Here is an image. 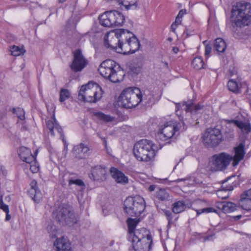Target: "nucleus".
Listing matches in <instances>:
<instances>
[{
    "mask_svg": "<svg viewBox=\"0 0 251 251\" xmlns=\"http://www.w3.org/2000/svg\"><path fill=\"white\" fill-rule=\"evenodd\" d=\"M111 176L116 182L118 183L125 184L128 183L127 177L122 172L116 168L112 167L110 170Z\"/></svg>",
    "mask_w": 251,
    "mask_h": 251,
    "instance_id": "23",
    "label": "nucleus"
},
{
    "mask_svg": "<svg viewBox=\"0 0 251 251\" xmlns=\"http://www.w3.org/2000/svg\"><path fill=\"white\" fill-rule=\"evenodd\" d=\"M251 22V4L247 2H238L233 6L231 22L233 27L248 25Z\"/></svg>",
    "mask_w": 251,
    "mask_h": 251,
    "instance_id": "1",
    "label": "nucleus"
},
{
    "mask_svg": "<svg viewBox=\"0 0 251 251\" xmlns=\"http://www.w3.org/2000/svg\"><path fill=\"white\" fill-rule=\"evenodd\" d=\"M35 161L36 160L32 163L28 164L29 165L30 170L33 173H36L39 171V166L36 164Z\"/></svg>",
    "mask_w": 251,
    "mask_h": 251,
    "instance_id": "47",
    "label": "nucleus"
},
{
    "mask_svg": "<svg viewBox=\"0 0 251 251\" xmlns=\"http://www.w3.org/2000/svg\"><path fill=\"white\" fill-rule=\"evenodd\" d=\"M203 106L200 104L195 105L193 101H188L187 102H183L182 103H176V112L177 115H179V111L180 109L184 110L187 117L191 116V119H188L185 118V121L186 124H188L191 125H196L198 122L197 116L196 114L198 113L199 111L201 109Z\"/></svg>",
    "mask_w": 251,
    "mask_h": 251,
    "instance_id": "10",
    "label": "nucleus"
},
{
    "mask_svg": "<svg viewBox=\"0 0 251 251\" xmlns=\"http://www.w3.org/2000/svg\"><path fill=\"white\" fill-rule=\"evenodd\" d=\"M95 115L99 120L106 122H112L114 119V117L108 115H105L101 112L96 113Z\"/></svg>",
    "mask_w": 251,
    "mask_h": 251,
    "instance_id": "36",
    "label": "nucleus"
},
{
    "mask_svg": "<svg viewBox=\"0 0 251 251\" xmlns=\"http://www.w3.org/2000/svg\"><path fill=\"white\" fill-rule=\"evenodd\" d=\"M155 189V186L154 185H151L149 187V190L151 192L153 191Z\"/></svg>",
    "mask_w": 251,
    "mask_h": 251,
    "instance_id": "54",
    "label": "nucleus"
},
{
    "mask_svg": "<svg viewBox=\"0 0 251 251\" xmlns=\"http://www.w3.org/2000/svg\"><path fill=\"white\" fill-rule=\"evenodd\" d=\"M155 197L158 200L163 201H169L171 198L169 193L162 188L159 189L156 192Z\"/></svg>",
    "mask_w": 251,
    "mask_h": 251,
    "instance_id": "27",
    "label": "nucleus"
},
{
    "mask_svg": "<svg viewBox=\"0 0 251 251\" xmlns=\"http://www.w3.org/2000/svg\"><path fill=\"white\" fill-rule=\"evenodd\" d=\"M222 140L221 132L218 128H208L203 136L204 144L209 147L217 146Z\"/></svg>",
    "mask_w": 251,
    "mask_h": 251,
    "instance_id": "14",
    "label": "nucleus"
},
{
    "mask_svg": "<svg viewBox=\"0 0 251 251\" xmlns=\"http://www.w3.org/2000/svg\"><path fill=\"white\" fill-rule=\"evenodd\" d=\"M89 148L83 143L74 146L73 150V154L75 157L82 159L88 155Z\"/></svg>",
    "mask_w": 251,
    "mask_h": 251,
    "instance_id": "18",
    "label": "nucleus"
},
{
    "mask_svg": "<svg viewBox=\"0 0 251 251\" xmlns=\"http://www.w3.org/2000/svg\"><path fill=\"white\" fill-rule=\"evenodd\" d=\"M6 217H5V220L6 221H8V220H9L10 219L11 216L9 214V212L6 213Z\"/></svg>",
    "mask_w": 251,
    "mask_h": 251,
    "instance_id": "55",
    "label": "nucleus"
},
{
    "mask_svg": "<svg viewBox=\"0 0 251 251\" xmlns=\"http://www.w3.org/2000/svg\"><path fill=\"white\" fill-rule=\"evenodd\" d=\"M226 181L225 180L224 182H223V184L222 186V188L223 189V190L224 191H231L233 189V186L231 185H227L226 184H225V182H226Z\"/></svg>",
    "mask_w": 251,
    "mask_h": 251,
    "instance_id": "49",
    "label": "nucleus"
},
{
    "mask_svg": "<svg viewBox=\"0 0 251 251\" xmlns=\"http://www.w3.org/2000/svg\"><path fill=\"white\" fill-rule=\"evenodd\" d=\"M71 96L69 91L66 89H62L60 92L59 101L61 102H64L68 99Z\"/></svg>",
    "mask_w": 251,
    "mask_h": 251,
    "instance_id": "40",
    "label": "nucleus"
},
{
    "mask_svg": "<svg viewBox=\"0 0 251 251\" xmlns=\"http://www.w3.org/2000/svg\"><path fill=\"white\" fill-rule=\"evenodd\" d=\"M185 180V179H183V178L177 179H176V180L173 181V182H176V183H178V182H179L182 181H184Z\"/></svg>",
    "mask_w": 251,
    "mask_h": 251,
    "instance_id": "57",
    "label": "nucleus"
},
{
    "mask_svg": "<svg viewBox=\"0 0 251 251\" xmlns=\"http://www.w3.org/2000/svg\"><path fill=\"white\" fill-rule=\"evenodd\" d=\"M145 209L144 199L140 196L127 197L124 202L125 212L130 216H139Z\"/></svg>",
    "mask_w": 251,
    "mask_h": 251,
    "instance_id": "8",
    "label": "nucleus"
},
{
    "mask_svg": "<svg viewBox=\"0 0 251 251\" xmlns=\"http://www.w3.org/2000/svg\"><path fill=\"white\" fill-rule=\"evenodd\" d=\"M99 19L101 25L105 27L113 26L114 14L113 11H107L99 16Z\"/></svg>",
    "mask_w": 251,
    "mask_h": 251,
    "instance_id": "19",
    "label": "nucleus"
},
{
    "mask_svg": "<svg viewBox=\"0 0 251 251\" xmlns=\"http://www.w3.org/2000/svg\"><path fill=\"white\" fill-rule=\"evenodd\" d=\"M54 246L56 251H70L71 249L70 243L64 238H57Z\"/></svg>",
    "mask_w": 251,
    "mask_h": 251,
    "instance_id": "24",
    "label": "nucleus"
},
{
    "mask_svg": "<svg viewBox=\"0 0 251 251\" xmlns=\"http://www.w3.org/2000/svg\"><path fill=\"white\" fill-rule=\"evenodd\" d=\"M179 50L177 48V47H174L173 49V51H174V52H175V53H177V52Z\"/></svg>",
    "mask_w": 251,
    "mask_h": 251,
    "instance_id": "56",
    "label": "nucleus"
},
{
    "mask_svg": "<svg viewBox=\"0 0 251 251\" xmlns=\"http://www.w3.org/2000/svg\"><path fill=\"white\" fill-rule=\"evenodd\" d=\"M142 101H144L146 104L154 102V98L149 91L145 92L143 95H142Z\"/></svg>",
    "mask_w": 251,
    "mask_h": 251,
    "instance_id": "35",
    "label": "nucleus"
},
{
    "mask_svg": "<svg viewBox=\"0 0 251 251\" xmlns=\"http://www.w3.org/2000/svg\"><path fill=\"white\" fill-rule=\"evenodd\" d=\"M0 208L5 213L9 212L8 206L2 201V194L0 191Z\"/></svg>",
    "mask_w": 251,
    "mask_h": 251,
    "instance_id": "45",
    "label": "nucleus"
},
{
    "mask_svg": "<svg viewBox=\"0 0 251 251\" xmlns=\"http://www.w3.org/2000/svg\"><path fill=\"white\" fill-rule=\"evenodd\" d=\"M144 229H135L129 233L128 239L131 242L134 251H149L151 249L152 241L151 235L145 236Z\"/></svg>",
    "mask_w": 251,
    "mask_h": 251,
    "instance_id": "4",
    "label": "nucleus"
},
{
    "mask_svg": "<svg viewBox=\"0 0 251 251\" xmlns=\"http://www.w3.org/2000/svg\"><path fill=\"white\" fill-rule=\"evenodd\" d=\"M121 37V47L117 48V52L124 54H132L138 50L140 43L136 37L131 32L123 29Z\"/></svg>",
    "mask_w": 251,
    "mask_h": 251,
    "instance_id": "6",
    "label": "nucleus"
},
{
    "mask_svg": "<svg viewBox=\"0 0 251 251\" xmlns=\"http://www.w3.org/2000/svg\"><path fill=\"white\" fill-rule=\"evenodd\" d=\"M211 51V47L209 45H206L205 48V55L208 56L210 53Z\"/></svg>",
    "mask_w": 251,
    "mask_h": 251,
    "instance_id": "50",
    "label": "nucleus"
},
{
    "mask_svg": "<svg viewBox=\"0 0 251 251\" xmlns=\"http://www.w3.org/2000/svg\"><path fill=\"white\" fill-rule=\"evenodd\" d=\"M232 160V156L226 152L213 155L209 161V166L213 172L224 171L227 168Z\"/></svg>",
    "mask_w": 251,
    "mask_h": 251,
    "instance_id": "11",
    "label": "nucleus"
},
{
    "mask_svg": "<svg viewBox=\"0 0 251 251\" xmlns=\"http://www.w3.org/2000/svg\"><path fill=\"white\" fill-rule=\"evenodd\" d=\"M19 155L20 158L27 164H31L36 160L35 157L32 154L30 150L25 147L20 148Z\"/></svg>",
    "mask_w": 251,
    "mask_h": 251,
    "instance_id": "21",
    "label": "nucleus"
},
{
    "mask_svg": "<svg viewBox=\"0 0 251 251\" xmlns=\"http://www.w3.org/2000/svg\"><path fill=\"white\" fill-rule=\"evenodd\" d=\"M180 124H176L173 121L167 122L162 127L160 128L156 136L158 140L165 141L173 138L176 134V132L180 129Z\"/></svg>",
    "mask_w": 251,
    "mask_h": 251,
    "instance_id": "13",
    "label": "nucleus"
},
{
    "mask_svg": "<svg viewBox=\"0 0 251 251\" xmlns=\"http://www.w3.org/2000/svg\"><path fill=\"white\" fill-rule=\"evenodd\" d=\"M114 14V20L113 22L114 26H121L123 24L125 18L124 16L117 11H113Z\"/></svg>",
    "mask_w": 251,
    "mask_h": 251,
    "instance_id": "32",
    "label": "nucleus"
},
{
    "mask_svg": "<svg viewBox=\"0 0 251 251\" xmlns=\"http://www.w3.org/2000/svg\"><path fill=\"white\" fill-rule=\"evenodd\" d=\"M107 1H115L119 4L123 6L126 9H135L137 7V2H134L133 3H131L127 0H106Z\"/></svg>",
    "mask_w": 251,
    "mask_h": 251,
    "instance_id": "29",
    "label": "nucleus"
},
{
    "mask_svg": "<svg viewBox=\"0 0 251 251\" xmlns=\"http://www.w3.org/2000/svg\"><path fill=\"white\" fill-rule=\"evenodd\" d=\"M186 208V204L183 201H176L172 205V211L175 214L182 212L184 211Z\"/></svg>",
    "mask_w": 251,
    "mask_h": 251,
    "instance_id": "26",
    "label": "nucleus"
},
{
    "mask_svg": "<svg viewBox=\"0 0 251 251\" xmlns=\"http://www.w3.org/2000/svg\"><path fill=\"white\" fill-rule=\"evenodd\" d=\"M227 87L230 91L238 93L239 90V86L237 82L233 79L228 81Z\"/></svg>",
    "mask_w": 251,
    "mask_h": 251,
    "instance_id": "38",
    "label": "nucleus"
},
{
    "mask_svg": "<svg viewBox=\"0 0 251 251\" xmlns=\"http://www.w3.org/2000/svg\"><path fill=\"white\" fill-rule=\"evenodd\" d=\"M241 143L234 148V155L232 156L233 166H237L242 160L246 153L245 140H241Z\"/></svg>",
    "mask_w": 251,
    "mask_h": 251,
    "instance_id": "17",
    "label": "nucleus"
},
{
    "mask_svg": "<svg viewBox=\"0 0 251 251\" xmlns=\"http://www.w3.org/2000/svg\"><path fill=\"white\" fill-rule=\"evenodd\" d=\"M224 191L223 189L220 190L218 191V196L219 197L221 198L222 199H226L228 197V195L223 196V195L222 194V193Z\"/></svg>",
    "mask_w": 251,
    "mask_h": 251,
    "instance_id": "52",
    "label": "nucleus"
},
{
    "mask_svg": "<svg viewBox=\"0 0 251 251\" xmlns=\"http://www.w3.org/2000/svg\"><path fill=\"white\" fill-rule=\"evenodd\" d=\"M142 94L138 88H128L124 90L119 97L121 105L126 108L137 106L142 101Z\"/></svg>",
    "mask_w": 251,
    "mask_h": 251,
    "instance_id": "7",
    "label": "nucleus"
},
{
    "mask_svg": "<svg viewBox=\"0 0 251 251\" xmlns=\"http://www.w3.org/2000/svg\"><path fill=\"white\" fill-rule=\"evenodd\" d=\"M128 228V233L135 230V228L138 223V220L136 219L128 218L127 220Z\"/></svg>",
    "mask_w": 251,
    "mask_h": 251,
    "instance_id": "39",
    "label": "nucleus"
},
{
    "mask_svg": "<svg viewBox=\"0 0 251 251\" xmlns=\"http://www.w3.org/2000/svg\"><path fill=\"white\" fill-rule=\"evenodd\" d=\"M11 54L15 56H19L24 54L25 52V50L23 47L20 48L18 46H13L11 48Z\"/></svg>",
    "mask_w": 251,
    "mask_h": 251,
    "instance_id": "37",
    "label": "nucleus"
},
{
    "mask_svg": "<svg viewBox=\"0 0 251 251\" xmlns=\"http://www.w3.org/2000/svg\"><path fill=\"white\" fill-rule=\"evenodd\" d=\"M107 170L105 167L97 166L92 168V176L94 180L104 181L106 178Z\"/></svg>",
    "mask_w": 251,
    "mask_h": 251,
    "instance_id": "20",
    "label": "nucleus"
},
{
    "mask_svg": "<svg viewBox=\"0 0 251 251\" xmlns=\"http://www.w3.org/2000/svg\"><path fill=\"white\" fill-rule=\"evenodd\" d=\"M241 207L244 210L249 211L251 210V198L243 196V194L241 195L239 202Z\"/></svg>",
    "mask_w": 251,
    "mask_h": 251,
    "instance_id": "28",
    "label": "nucleus"
},
{
    "mask_svg": "<svg viewBox=\"0 0 251 251\" xmlns=\"http://www.w3.org/2000/svg\"><path fill=\"white\" fill-rule=\"evenodd\" d=\"M181 25V24H177L176 23V21L172 24L171 26V31L173 32H175L177 26L178 25Z\"/></svg>",
    "mask_w": 251,
    "mask_h": 251,
    "instance_id": "51",
    "label": "nucleus"
},
{
    "mask_svg": "<svg viewBox=\"0 0 251 251\" xmlns=\"http://www.w3.org/2000/svg\"><path fill=\"white\" fill-rule=\"evenodd\" d=\"M186 13V9H181L180 10L176 18V23L177 24H181L182 22V18L184 14Z\"/></svg>",
    "mask_w": 251,
    "mask_h": 251,
    "instance_id": "44",
    "label": "nucleus"
},
{
    "mask_svg": "<svg viewBox=\"0 0 251 251\" xmlns=\"http://www.w3.org/2000/svg\"><path fill=\"white\" fill-rule=\"evenodd\" d=\"M30 189L28 194L31 199L36 203L39 202L42 200V194L37 187V182L32 180L30 183Z\"/></svg>",
    "mask_w": 251,
    "mask_h": 251,
    "instance_id": "22",
    "label": "nucleus"
},
{
    "mask_svg": "<svg viewBox=\"0 0 251 251\" xmlns=\"http://www.w3.org/2000/svg\"><path fill=\"white\" fill-rule=\"evenodd\" d=\"M241 215H238V216H236L235 218L237 219H240L241 218Z\"/></svg>",
    "mask_w": 251,
    "mask_h": 251,
    "instance_id": "59",
    "label": "nucleus"
},
{
    "mask_svg": "<svg viewBox=\"0 0 251 251\" xmlns=\"http://www.w3.org/2000/svg\"><path fill=\"white\" fill-rule=\"evenodd\" d=\"M87 64V60L83 56L82 50L77 49L74 52V59L71 68L74 72L81 71Z\"/></svg>",
    "mask_w": 251,
    "mask_h": 251,
    "instance_id": "16",
    "label": "nucleus"
},
{
    "mask_svg": "<svg viewBox=\"0 0 251 251\" xmlns=\"http://www.w3.org/2000/svg\"><path fill=\"white\" fill-rule=\"evenodd\" d=\"M164 215L166 217L168 221V226H170L172 224L173 221V214L172 213L168 210L164 209L163 210Z\"/></svg>",
    "mask_w": 251,
    "mask_h": 251,
    "instance_id": "43",
    "label": "nucleus"
},
{
    "mask_svg": "<svg viewBox=\"0 0 251 251\" xmlns=\"http://www.w3.org/2000/svg\"><path fill=\"white\" fill-rule=\"evenodd\" d=\"M224 213H230L236 209V204L231 202H223L219 206Z\"/></svg>",
    "mask_w": 251,
    "mask_h": 251,
    "instance_id": "30",
    "label": "nucleus"
},
{
    "mask_svg": "<svg viewBox=\"0 0 251 251\" xmlns=\"http://www.w3.org/2000/svg\"><path fill=\"white\" fill-rule=\"evenodd\" d=\"M53 217L62 225H73L76 223V219L72 208L67 204H61L53 212Z\"/></svg>",
    "mask_w": 251,
    "mask_h": 251,
    "instance_id": "9",
    "label": "nucleus"
},
{
    "mask_svg": "<svg viewBox=\"0 0 251 251\" xmlns=\"http://www.w3.org/2000/svg\"><path fill=\"white\" fill-rule=\"evenodd\" d=\"M216 210L212 207H207L202 209L197 210V213L199 215L202 213H210V212H216Z\"/></svg>",
    "mask_w": 251,
    "mask_h": 251,
    "instance_id": "46",
    "label": "nucleus"
},
{
    "mask_svg": "<svg viewBox=\"0 0 251 251\" xmlns=\"http://www.w3.org/2000/svg\"><path fill=\"white\" fill-rule=\"evenodd\" d=\"M225 135L226 139L228 140L233 139L234 138V131L228 130L225 132Z\"/></svg>",
    "mask_w": 251,
    "mask_h": 251,
    "instance_id": "48",
    "label": "nucleus"
},
{
    "mask_svg": "<svg viewBox=\"0 0 251 251\" xmlns=\"http://www.w3.org/2000/svg\"><path fill=\"white\" fill-rule=\"evenodd\" d=\"M66 0H58L59 3H63L66 1Z\"/></svg>",
    "mask_w": 251,
    "mask_h": 251,
    "instance_id": "58",
    "label": "nucleus"
},
{
    "mask_svg": "<svg viewBox=\"0 0 251 251\" xmlns=\"http://www.w3.org/2000/svg\"><path fill=\"white\" fill-rule=\"evenodd\" d=\"M13 112L15 113L18 118L21 120H24L25 117V111L23 109L21 108H17L16 109H13Z\"/></svg>",
    "mask_w": 251,
    "mask_h": 251,
    "instance_id": "42",
    "label": "nucleus"
},
{
    "mask_svg": "<svg viewBox=\"0 0 251 251\" xmlns=\"http://www.w3.org/2000/svg\"><path fill=\"white\" fill-rule=\"evenodd\" d=\"M214 48L217 51L224 52L226 48V45L222 38H218L215 40Z\"/></svg>",
    "mask_w": 251,
    "mask_h": 251,
    "instance_id": "31",
    "label": "nucleus"
},
{
    "mask_svg": "<svg viewBox=\"0 0 251 251\" xmlns=\"http://www.w3.org/2000/svg\"><path fill=\"white\" fill-rule=\"evenodd\" d=\"M103 141H104V142L105 144L106 145V141H105V139H104V140H103Z\"/></svg>",
    "mask_w": 251,
    "mask_h": 251,
    "instance_id": "61",
    "label": "nucleus"
},
{
    "mask_svg": "<svg viewBox=\"0 0 251 251\" xmlns=\"http://www.w3.org/2000/svg\"><path fill=\"white\" fill-rule=\"evenodd\" d=\"M102 91L98 84L89 82L81 87L78 99L87 102H96L102 97Z\"/></svg>",
    "mask_w": 251,
    "mask_h": 251,
    "instance_id": "5",
    "label": "nucleus"
},
{
    "mask_svg": "<svg viewBox=\"0 0 251 251\" xmlns=\"http://www.w3.org/2000/svg\"><path fill=\"white\" fill-rule=\"evenodd\" d=\"M98 70L101 76L112 82L117 83L123 79V72L121 70L120 66L112 60L108 59L103 61Z\"/></svg>",
    "mask_w": 251,
    "mask_h": 251,
    "instance_id": "3",
    "label": "nucleus"
},
{
    "mask_svg": "<svg viewBox=\"0 0 251 251\" xmlns=\"http://www.w3.org/2000/svg\"><path fill=\"white\" fill-rule=\"evenodd\" d=\"M243 194V196L244 197H248L249 198H251V188L247 191H245Z\"/></svg>",
    "mask_w": 251,
    "mask_h": 251,
    "instance_id": "53",
    "label": "nucleus"
},
{
    "mask_svg": "<svg viewBox=\"0 0 251 251\" xmlns=\"http://www.w3.org/2000/svg\"><path fill=\"white\" fill-rule=\"evenodd\" d=\"M181 120L183 121V119H181ZM183 124H185L184 121H183Z\"/></svg>",
    "mask_w": 251,
    "mask_h": 251,
    "instance_id": "62",
    "label": "nucleus"
},
{
    "mask_svg": "<svg viewBox=\"0 0 251 251\" xmlns=\"http://www.w3.org/2000/svg\"><path fill=\"white\" fill-rule=\"evenodd\" d=\"M46 124L48 129L50 130V133L52 135H54V128H55L58 132H61L62 129L61 127L58 125V124L56 123V121L54 115H52V117L51 119L46 120Z\"/></svg>",
    "mask_w": 251,
    "mask_h": 251,
    "instance_id": "25",
    "label": "nucleus"
},
{
    "mask_svg": "<svg viewBox=\"0 0 251 251\" xmlns=\"http://www.w3.org/2000/svg\"><path fill=\"white\" fill-rule=\"evenodd\" d=\"M68 184L71 186L72 184H75L78 186L80 188V191L83 190L85 188L84 182L79 179H73V177H70L68 180Z\"/></svg>",
    "mask_w": 251,
    "mask_h": 251,
    "instance_id": "34",
    "label": "nucleus"
},
{
    "mask_svg": "<svg viewBox=\"0 0 251 251\" xmlns=\"http://www.w3.org/2000/svg\"><path fill=\"white\" fill-rule=\"evenodd\" d=\"M227 124H233L237 128V132L240 140L247 139L251 132L250 121L243 116L237 117L234 119L226 120Z\"/></svg>",
    "mask_w": 251,
    "mask_h": 251,
    "instance_id": "12",
    "label": "nucleus"
},
{
    "mask_svg": "<svg viewBox=\"0 0 251 251\" xmlns=\"http://www.w3.org/2000/svg\"><path fill=\"white\" fill-rule=\"evenodd\" d=\"M123 29L107 33L104 38V45L107 48L114 50L117 52V48L121 47V37Z\"/></svg>",
    "mask_w": 251,
    "mask_h": 251,
    "instance_id": "15",
    "label": "nucleus"
},
{
    "mask_svg": "<svg viewBox=\"0 0 251 251\" xmlns=\"http://www.w3.org/2000/svg\"><path fill=\"white\" fill-rule=\"evenodd\" d=\"M47 229L51 238H55L57 236L58 231L55 225L52 224H49L47 227Z\"/></svg>",
    "mask_w": 251,
    "mask_h": 251,
    "instance_id": "41",
    "label": "nucleus"
},
{
    "mask_svg": "<svg viewBox=\"0 0 251 251\" xmlns=\"http://www.w3.org/2000/svg\"><path fill=\"white\" fill-rule=\"evenodd\" d=\"M138 246H139V247H143L144 246V243H142L141 244H140L139 243L138 244Z\"/></svg>",
    "mask_w": 251,
    "mask_h": 251,
    "instance_id": "60",
    "label": "nucleus"
},
{
    "mask_svg": "<svg viewBox=\"0 0 251 251\" xmlns=\"http://www.w3.org/2000/svg\"><path fill=\"white\" fill-rule=\"evenodd\" d=\"M157 147L151 141L142 139L135 144L133 153L138 160L148 162L153 159Z\"/></svg>",
    "mask_w": 251,
    "mask_h": 251,
    "instance_id": "2",
    "label": "nucleus"
},
{
    "mask_svg": "<svg viewBox=\"0 0 251 251\" xmlns=\"http://www.w3.org/2000/svg\"><path fill=\"white\" fill-rule=\"evenodd\" d=\"M192 65L194 69L199 70L204 68V64L201 57H196L193 59Z\"/></svg>",
    "mask_w": 251,
    "mask_h": 251,
    "instance_id": "33",
    "label": "nucleus"
}]
</instances>
